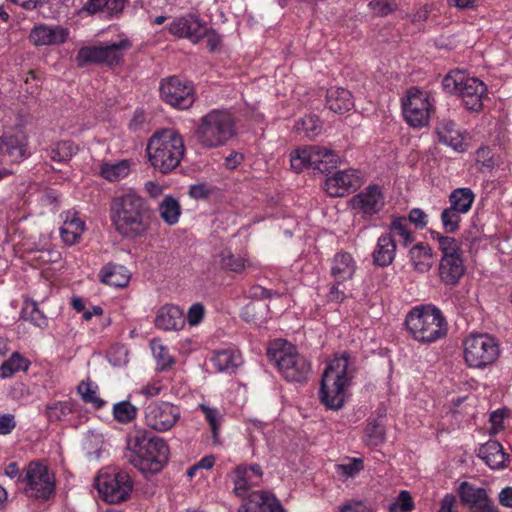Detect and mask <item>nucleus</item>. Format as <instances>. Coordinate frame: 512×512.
Returning a JSON list of instances; mask_svg holds the SVG:
<instances>
[{
	"label": "nucleus",
	"mask_w": 512,
	"mask_h": 512,
	"mask_svg": "<svg viewBox=\"0 0 512 512\" xmlns=\"http://www.w3.org/2000/svg\"><path fill=\"white\" fill-rule=\"evenodd\" d=\"M110 219L121 236L133 240L149 230L150 210L141 196L129 191L112 199Z\"/></svg>",
	"instance_id": "f257e3e1"
},
{
	"label": "nucleus",
	"mask_w": 512,
	"mask_h": 512,
	"mask_svg": "<svg viewBox=\"0 0 512 512\" xmlns=\"http://www.w3.org/2000/svg\"><path fill=\"white\" fill-rule=\"evenodd\" d=\"M130 463L146 477L160 472L169 456L166 442L144 429H135L128 436Z\"/></svg>",
	"instance_id": "f03ea898"
},
{
	"label": "nucleus",
	"mask_w": 512,
	"mask_h": 512,
	"mask_svg": "<svg viewBox=\"0 0 512 512\" xmlns=\"http://www.w3.org/2000/svg\"><path fill=\"white\" fill-rule=\"evenodd\" d=\"M355 366L348 353L336 355L325 368L321 387L320 400L330 410H339L344 406L346 388L354 377Z\"/></svg>",
	"instance_id": "7ed1b4c3"
},
{
	"label": "nucleus",
	"mask_w": 512,
	"mask_h": 512,
	"mask_svg": "<svg viewBox=\"0 0 512 512\" xmlns=\"http://www.w3.org/2000/svg\"><path fill=\"white\" fill-rule=\"evenodd\" d=\"M146 152L151 166L167 174L180 165L185 155L183 137L173 128L158 130L149 138Z\"/></svg>",
	"instance_id": "20e7f679"
},
{
	"label": "nucleus",
	"mask_w": 512,
	"mask_h": 512,
	"mask_svg": "<svg viewBox=\"0 0 512 512\" xmlns=\"http://www.w3.org/2000/svg\"><path fill=\"white\" fill-rule=\"evenodd\" d=\"M406 328L411 337L422 343H432L447 334V322L439 308L433 305L414 307L406 316Z\"/></svg>",
	"instance_id": "39448f33"
},
{
	"label": "nucleus",
	"mask_w": 512,
	"mask_h": 512,
	"mask_svg": "<svg viewBox=\"0 0 512 512\" xmlns=\"http://www.w3.org/2000/svg\"><path fill=\"white\" fill-rule=\"evenodd\" d=\"M235 135V122L226 110H212L200 119L195 131L198 143L208 149L225 145Z\"/></svg>",
	"instance_id": "423d86ee"
},
{
	"label": "nucleus",
	"mask_w": 512,
	"mask_h": 512,
	"mask_svg": "<svg viewBox=\"0 0 512 512\" xmlns=\"http://www.w3.org/2000/svg\"><path fill=\"white\" fill-rule=\"evenodd\" d=\"M267 356L287 381L302 382L307 379L310 364L291 343L282 339L271 342Z\"/></svg>",
	"instance_id": "0eeeda50"
},
{
	"label": "nucleus",
	"mask_w": 512,
	"mask_h": 512,
	"mask_svg": "<svg viewBox=\"0 0 512 512\" xmlns=\"http://www.w3.org/2000/svg\"><path fill=\"white\" fill-rule=\"evenodd\" d=\"M463 348L465 363L473 369H485L500 356L498 341L488 334L469 335L463 342Z\"/></svg>",
	"instance_id": "6e6552de"
},
{
	"label": "nucleus",
	"mask_w": 512,
	"mask_h": 512,
	"mask_svg": "<svg viewBox=\"0 0 512 512\" xmlns=\"http://www.w3.org/2000/svg\"><path fill=\"white\" fill-rule=\"evenodd\" d=\"M442 86L445 91L459 95L467 109L478 111L482 107L486 85L477 78L469 77L464 71H451L443 78Z\"/></svg>",
	"instance_id": "1a4fd4ad"
},
{
	"label": "nucleus",
	"mask_w": 512,
	"mask_h": 512,
	"mask_svg": "<svg viewBox=\"0 0 512 512\" xmlns=\"http://www.w3.org/2000/svg\"><path fill=\"white\" fill-rule=\"evenodd\" d=\"M95 486L103 500L110 504L126 501L133 490V482L125 471L103 473L95 479Z\"/></svg>",
	"instance_id": "9d476101"
},
{
	"label": "nucleus",
	"mask_w": 512,
	"mask_h": 512,
	"mask_svg": "<svg viewBox=\"0 0 512 512\" xmlns=\"http://www.w3.org/2000/svg\"><path fill=\"white\" fill-rule=\"evenodd\" d=\"M403 115L407 123L413 127H423L428 124L432 104L429 95L417 88L408 91L407 98L402 103Z\"/></svg>",
	"instance_id": "9b49d317"
},
{
	"label": "nucleus",
	"mask_w": 512,
	"mask_h": 512,
	"mask_svg": "<svg viewBox=\"0 0 512 512\" xmlns=\"http://www.w3.org/2000/svg\"><path fill=\"white\" fill-rule=\"evenodd\" d=\"M25 481L29 497L48 499L54 493V479L45 465L31 462L26 469Z\"/></svg>",
	"instance_id": "f8f14e48"
},
{
	"label": "nucleus",
	"mask_w": 512,
	"mask_h": 512,
	"mask_svg": "<svg viewBox=\"0 0 512 512\" xmlns=\"http://www.w3.org/2000/svg\"><path fill=\"white\" fill-rule=\"evenodd\" d=\"M160 93L163 101L179 109H188L195 101L191 83L176 76L161 82Z\"/></svg>",
	"instance_id": "ddd939ff"
},
{
	"label": "nucleus",
	"mask_w": 512,
	"mask_h": 512,
	"mask_svg": "<svg viewBox=\"0 0 512 512\" xmlns=\"http://www.w3.org/2000/svg\"><path fill=\"white\" fill-rule=\"evenodd\" d=\"M179 418V407L169 402H153L145 409L147 426L159 432L170 430Z\"/></svg>",
	"instance_id": "4468645a"
},
{
	"label": "nucleus",
	"mask_w": 512,
	"mask_h": 512,
	"mask_svg": "<svg viewBox=\"0 0 512 512\" xmlns=\"http://www.w3.org/2000/svg\"><path fill=\"white\" fill-rule=\"evenodd\" d=\"M350 203L356 214L361 215L363 218H371L384 207V197L379 186L370 185L357 195H354Z\"/></svg>",
	"instance_id": "2eb2a0df"
},
{
	"label": "nucleus",
	"mask_w": 512,
	"mask_h": 512,
	"mask_svg": "<svg viewBox=\"0 0 512 512\" xmlns=\"http://www.w3.org/2000/svg\"><path fill=\"white\" fill-rule=\"evenodd\" d=\"M206 22L194 14H188L175 19L169 26L171 34L180 38H187L196 44L206 32Z\"/></svg>",
	"instance_id": "dca6fc26"
},
{
	"label": "nucleus",
	"mask_w": 512,
	"mask_h": 512,
	"mask_svg": "<svg viewBox=\"0 0 512 512\" xmlns=\"http://www.w3.org/2000/svg\"><path fill=\"white\" fill-rule=\"evenodd\" d=\"M361 185V178L354 169L336 172L325 181V190L332 197H343Z\"/></svg>",
	"instance_id": "f3484780"
},
{
	"label": "nucleus",
	"mask_w": 512,
	"mask_h": 512,
	"mask_svg": "<svg viewBox=\"0 0 512 512\" xmlns=\"http://www.w3.org/2000/svg\"><path fill=\"white\" fill-rule=\"evenodd\" d=\"M27 139L23 131L6 132L0 136V154L11 162H18L26 156Z\"/></svg>",
	"instance_id": "a211bd4d"
},
{
	"label": "nucleus",
	"mask_w": 512,
	"mask_h": 512,
	"mask_svg": "<svg viewBox=\"0 0 512 512\" xmlns=\"http://www.w3.org/2000/svg\"><path fill=\"white\" fill-rule=\"evenodd\" d=\"M304 155L307 157L309 168L320 173H327L338 163V155L331 149L320 146H309L304 148Z\"/></svg>",
	"instance_id": "6ab92c4d"
},
{
	"label": "nucleus",
	"mask_w": 512,
	"mask_h": 512,
	"mask_svg": "<svg viewBox=\"0 0 512 512\" xmlns=\"http://www.w3.org/2000/svg\"><path fill=\"white\" fill-rule=\"evenodd\" d=\"M68 35V30L61 26L40 25L32 29L29 38L37 46L58 45L64 43Z\"/></svg>",
	"instance_id": "aec40b11"
},
{
	"label": "nucleus",
	"mask_w": 512,
	"mask_h": 512,
	"mask_svg": "<svg viewBox=\"0 0 512 512\" xmlns=\"http://www.w3.org/2000/svg\"><path fill=\"white\" fill-rule=\"evenodd\" d=\"M280 507V502L273 494L266 491H253L249 493L248 500L239 512H274Z\"/></svg>",
	"instance_id": "412c9836"
},
{
	"label": "nucleus",
	"mask_w": 512,
	"mask_h": 512,
	"mask_svg": "<svg viewBox=\"0 0 512 512\" xmlns=\"http://www.w3.org/2000/svg\"><path fill=\"white\" fill-rule=\"evenodd\" d=\"M63 225L60 228L62 241L69 246L79 243L85 230V223L78 216L77 212L67 211L61 214Z\"/></svg>",
	"instance_id": "4be33fe9"
},
{
	"label": "nucleus",
	"mask_w": 512,
	"mask_h": 512,
	"mask_svg": "<svg viewBox=\"0 0 512 512\" xmlns=\"http://www.w3.org/2000/svg\"><path fill=\"white\" fill-rule=\"evenodd\" d=\"M436 133L439 142L453 148L456 151H463L464 136L457 125L448 119L438 121Z\"/></svg>",
	"instance_id": "5701e85b"
},
{
	"label": "nucleus",
	"mask_w": 512,
	"mask_h": 512,
	"mask_svg": "<svg viewBox=\"0 0 512 512\" xmlns=\"http://www.w3.org/2000/svg\"><path fill=\"white\" fill-rule=\"evenodd\" d=\"M184 317L182 310L175 305L162 306L156 315L155 325L162 330H179L184 326Z\"/></svg>",
	"instance_id": "b1692460"
},
{
	"label": "nucleus",
	"mask_w": 512,
	"mask_h": 512,
	"mask_svg": "<svg viewBox=\"0 0 512 512\" xmlns=\"http://www.w3.org/2000/svg\"><path fill=\"white\" fill-rule=\"evenodd\" d=\"M326 106L333 112L343 114L354 107L352 94L343 87H331L326 93Z\"/></svg>",
	"instance_id": "393cba45"
},
{
	"label": "nucleus",
	"mask_w": 512,
	"mask_h": 512,
	"mask_svg": "<svg viewBox=\"0 0 512 512\" xmlns=\"http://www.w3.org/2000/svg\"><path fill=\"white\" fill-rule=\"evenodd\" d=\"M463 258L440 260L438 274L444 285L455 286L465 274Z\"/></svg>",
	"instance_id": "a878e982"
},
{
	"label": "nucleus",
	"mask_w": 512,
	"mask_h": 512,
	"mask_svg": "<svg viewBox=\"0 0 512 512\" xmlns=\"http://www.w3.org/2000/svg\"><path fill=\"white\" fill-rule=\"evenodd\" d=\"M396 241L391 238L390 234L383 233L377 241V245L373 251V262L380 267L389 266L395 259Z\"/></svg>",
	"instance_id": "bb28decb"
},
{
	"label": "nucleus",
	"mask_w": 512,
	"mask_h": 512,
	"mask_svg": "<svg viewBox=\"0 0 512 512\" xmlns=\"http://www.w3.org/2000/svg\"><path fill=\"white\" fill-rule=\"evenodd\" d=\"M478 456L491 468L502 469L508 455L504 452L502 445L498 441L490 440L481 445L478 450Z\"/></svg>",
	"instance_id": "cd10ccee"
},
{
	"label": "nucleus",
	"mask_w": 512,
	"mask_h": 512,
	"mask_svg": "<svg viewBox=\"0 0 512 512\" xmlns=\"http://www.w3.org/2000/svg\"><path fill=\"white\" fill-rule=\"evenodd\" d=\"M131 46L132 44L128 39L100 45V65L109 67L120 65L123 61L124 53L129 50Z\"/></svg>",
	"instance_id": "c85d7f7f"
},
{
	"label": "nucleus",
	"mask_w": 512,
	"mask_h": 512,
	"mask_svg": "<svg viewBox=\"0 0 512 512\" xmlns=\"http://www.w3.org/2000/svg\"><path fill=\"white\" fill-rule=\"evenodd\" d=\"M355 262L349 253H338L335 255L331 275L337 284L350 280L355 273Z\"/></svg>",
	"instance_id": "c756f323"
},
{
	"label": "nucleus",
	"mask_w": 512,
	"mask_h": 512,
	"mask_svg": "<svg viewBox=\"0 0 512 512\" xmlns=\"http://www.w3.org/2000/svg\"><path fill=\"white\" fill-rule=\"evenodd\" d=\"M99 278L104 284L121 288L128 284L130 274L124 266L108 263L100 270Z\"/></svg>",
	"instance_id": "7c9ffc66"
},
{
	"label": "nucleus",
	"mask_w": 512,
	"mask_h": 512,
	"mask_svg": "<svg viewBox=\"0 0 512 512\" xmlns=\"http://www.w3.org/2000/svg\"><path fill=\"white\" fill-rule=\"evenodd\" d=\"M460 500L464 505L475 508L490 499L484 488L476 487L469 482H462L457 490Z\"/></svg>",
	"instance_id": "2f4dec72"
},
{
	"label": "nucleus",
	"mask_w": 512,
	"mask_h": 512,
	"mask_svg": "<svg viewBox=\"0 0 512 512\" xmlns=\"http://www.w3.org/2000/svg\"><path fill=\"white\" fill-rule=\"evenodd\" d=\"M413 268L419 273H426L432 267V250L424 243H417L409 251Z\"/></svg>",
	"instance_id": "473e14b6"
},
{
	"label": "nucleus",
	"mask_w": 512,
	"mask_h": 512,
	"mask_svg": "<svg viewBox=\"0 0 512 512\" xmlns=\"http://www.w3.org/2000/svg\"><path fill=\"white\" fill-rule=\"evenodd\" d=\"M432 238L438 242V248L442 253L440 260L460 259L461 242L450 236H444L439 232H433Z\"/></svg>",
	"instance_id": "72a5a7b5"
},
{
	"label": "nucleus",
	"mask_w": 512,
	"mask_h": 512,
	"mask_svg": "<svg viewBox=\"0 0 512 512\" xmlns=\"http://www.w3.org/2000/svg\"><path fill=\"white\" fill-rule=\"evenodd\" d=\"M126 0H87L83 10L89 14L106 11L109 15H117L124 9Z\"/></svg>",
	"instance_id": "f704fd0d"
},
{
	"label": "nucleus",
	"mask_w": 512,
	"mask_h": 512,
	"mask_svg": "<svg viewBox=\"0 0 512 512\" xmlns=\"http://www.w3.org/2000/svg\"><path fill=\"white\" fill-rule=\"evenodd\" d=\"M386 234H390L391 238L394 240L398 237L400 243L405 247L414 241L409 221L405 217H394L389 225V231Z\"/></svg>",
	"instance_id": "c9c22d12"
},
{
	"label": "nucleus",
	"mask_w": 512,
	"mask_h": 512,
	"mask_svg": "<svg viewBox=\"0 0 512 512\" xmlns=\"http://www.w3.org/2000/svg\"><path fill=\"white\" fill-rule=\"evenodd\" d=\"M474 198L475 195L470 188H457L449 196V207L465 214L471 209Z\"/></svg>",
	"instance_id": "e433bc0d"
},
{
	"label": "nucleus",
	"mask_w": 512,
	"mask_h": 512,
	"mask_svg": "<svg viewBox=\"0 0 512 512\" xmlns=\"http://www.w3.org/2000/svg\"><path fill=\"white\" fill-rule=\"evenodd\" d=\"M269 313L268 305L263 302H251L241 311L243 320L255 325H262Z\"/></svg>",
	"instance_id": "4c0bfd02"
},
{
	"label": "nucleus",
	"mask_w": 512,
	"mask_h": 512,
	"mask_svg": "<svg viewBox=\"0 0 512 512\" xmlns=\"http://www.w3.org/2000/svg\"><path fill=\"white\" fill-rule=\"evenodd\" d=\"M130 172V162L121 160L116 163H103L100 167V175L110 181L115 182L125 178Z\"/></svg>",
	"instance_id": "58836bf2"
},
{
	"label": "nucleus",
	"mask_w": 512,
	"mask_h": 512,
	"mask_svg": "<svg viewBox=\"0 0 512 512\" xmlns=\"http://www.w3.org/2000/svg\"><path fill=\"white\" fill-rule=\"evenodd\" d=\"M211 363L219 372L232 371L239 365L240 357L231 350L219 351L213 355Z\"/></svg>",
	"instance_id": "ea45409f"
},
{
	"label": "nucleus",
	"mask_w": 512,
	"mask_h": 512,
	"mask_svg": "<svg viewBox=\"0 0 512 512\" xmlns=\"http://www.w3.org/2000/svg\"><path fill=\"white\" fill-rule=\"evenodd\" d=\"M21 318L25 321H30L37 327L45 328L48 325L47 317L38 308L37 303L34 300L26 299L24 301Z\"/></svg>",
	"instance_id": "a19ab883"
},
{
	"label": "nucleus",
	"mask_w": 512,
	"mask_h": 512,
	"mask_svg": "<svg viewBox=\"0 0 512 512\" xmlns=\"http://www.w3.org/2000/svg\"><path fill=\"white\" fill-rule=\"evenodd\" d=\"M28 367L29 362L22 355L15 352L1 364L0 377L3 379L9 378L17 372L26 371Z\"/></svg>",
	"instance_id": "79ce46f5"
},
{
	"label": "nucleus",
	"mask_w": 512,
	"mask_h": 512,
	"mask_svg": "<svg viewBox=\"0 0 512 512\" xmlns=\"http://www.w3.org/2000/svg\"><path fill=\"white\" fill-rule=\"evenodd\" d=\"M257 484L253 481L252 476L248 475L247 466H237L234 470V491L238 496L248 497V489L250 485Z\"/></svg>",
	"instance_id": "37998d69"
},
{
	"label": "nucleus",
	"mask_w": 512,
	"mask_h": 512,
	"mask_svg": "<svg viewBox=\"0 0 512 512\" xmlns=\"http://www.w3.org/2000/svg\"><path fill=\"white\" fill-rule=\"evenodd\" d=\"M298 133H303L307 138L314 139L322 131V124L318 116L309 115L298 120L295 124Z\"/></svg>",
	"instance_id": "c03bdc74"
},
{
	"label": "nucleus",
	"mask_w": 512,
	"mask_h": 512,
	"mask_svg": "<svg viewBox=\"0 0 512 512\" xmlns=\"http://www.w3.org/2000/svg\"><path fill=\"white\" fill-rule=\"evenodd\" d=\"M77 150L71 141H61L47 150V154L52 161L66 162L76 154Z\"/></svg>",
	"instance_id": "a18cd8bd"
},
{
	"label": "nucleus",
	"mask_w": 512,
	"mask_h": 512,
	"mask_svg": "<svg viewBox=\"0 0 512 512\" xmlns=\"http://www.w3.org/2000/svg\"><path fill=\"white\" fill-rule=\"evenodd\" d=\"M159 213L168 225H174L181 213L179 203L172 197H166L159 205Z\"/></svg>",
	"instance_id": "49530a36"
},
{
	"label": "nucleus",
	"mask_w": 512,
	"mask_h": 512,
	"mask_svg": "<svg viewBox=\"0 0 512 512\" xmlns=\"http://www.w3.org/2000/svg\"><path fill=\"white\" fill-rule=\"evenodd\" d=\"M365 441L368 446L377 447L385 441V427L376 420L367 424L365 429Z\"/></svg>",
	"instance_id": "de8ad7c7"
},
{
	"label": "nucleus",
	"mask_w": 512,
	"mask_h": 512,
	"mask_svg": "<svg viewBox=\"0 0 512 512\" xmlns=\"http://www.w3.org/2000/svg\"><path fill=\"white\" fill-rule=\"evenodd\" d=\"M138 409L129 401H121L113 406V415L119 423H129L137 416Z\"/></svg>",
	"instance_id": "09e8293b"
},
{
	"label": "nucleus",
	"mask_w": 512,
	"mask_h": 512,
	"mask_svg": "<svg viewBox=\"0 0 512 512\" xmlns=\"http://www.w3.org/2000/svg\"><path fill=\"white\" fill-rule=\"evenodd\" d=\"M75 60L78 67H85L89 64L100 65V45L82 47Z\"/></svg>",
	"instance_id": "8fccbe9b"
},
{
	"label": "nucleus",
	"mask_w": 512,
	"mask_h": 512,
	"mask_svg": "<svg viewBox=\"0 0 512 512\" xmlns=\"http://www.w3.org/2000/svg\"><path fill=\"white\" fill-rule=\"evenodd\" d=\"M72 404L68 401H59L50 403L46 406V416L49 421H61L64 417L72 413Z\"/></svg>",
	"instance_id": "3c124183"
},
{
	"label": "nucleus",
	"mask_w": 512,
	"mask_h": 512,
	"mask_svg": "<svg viewBox=\"0 0 512 512\" xmlns=\"http://www.w3.org/2000/svg\"><path fill=\"white\" fill-rule=\"evenodd\" d=\"M219 257L220 264L224 269L237 273L245 269V260L234 255L229 249H223Z\"/></svg>",
	"instance_id": "603ef678"
},
{
	"label": "nucleus",
	"mask_w": 512,
	"mask_h": 512,
	"mask_svg": "<svg viewBox=\"0 0 512 512\" xmlns=\"http://www.w3.org/2000/svg\"><path fill=\"white\" fill-rule=\"evenodd\" d=\"M461 212H456L451 207L445 208L441 213V222L443 229L447 233H454L459 229Z\"/></svg>",
	"instance_id": "864d4df0"
},
{
	"label": "nucleus",
	"mask_w": 512,
	"mask_h": 512,
	"mask_svg": "<svg viewBox=\"0 0 512 512\" xmlns=\"http://www.w3.org/2000/svg\"><path fill=\"white\" fill-rule=\"evenodd\" d=\"M151 349L161 370L171 367V365L174 363V360L172 356H170L168 349L162 345L160 341H152Z\"/></svg>",
	"instance_id": "5fc2aeb1"
},
{
	"label": "nucleus",
	"mask_w": 512,
	"mask_h": 512,
	"mask_svg": "<svg viewBox=\"0 0 512 512\" xmlns=\"http://www.w3.org/2000/svg\"><path fill=\"white\" fill-rule=\"evenodd\" d=\"M78 393L85 403L92 404L97 409L102 408L105 404V401L97 396L96 390L90 383L81 382L78 386Z\"/></svg>",
	"instance_id": "6e6d98bb"
},
{
	"label": "nucleus",
	"mask_w": 512,
	"mask_h": 512,
	"mask_svg": "<svg viewBox=\"0 0 512 512\" xmlns=\"http://www.w3.org/2000/svg\"><path fill=\"white\" fill-rule=\"evenodd\" d=\"M414 508V503L410 493L403 490L399 493L396 500L388 507L389 512H410Z\"/></svg>",
	"instance_id": "4d7b16f0"
},
{
	"label": "nucleus",
	"mask_w": 512,
	"mask_h": 512,
	"mask_svg": "<svg viewBox=\"0 0 512 512\" xmlns=\"http://www.w3.org/2000/svg\"><path fill=\"white\" fill-rule=\"evenodd\" d=\"M198 408L204 414L206 420L209 422L212 436L214 441H217L218 438V430H219V411L216 408L209 407L205 404H200Z\"/></svg>",
	"instance_id": "13d9d810"
},
{
	"label": "nucleus",
	"mask_w": 512,
	"mask_h": 512,
	"mask_svg": "<svg viewBox=\"0 0 512 512\" xmlns=\"http://www.w3.org/2000/svg\"><path fill=\"white\" fill-rule=\"evenodd\" d=\"M369 6L378 16H386L397 9L395 0H372Z\"/></svg>",
	"instance_id": "bf43d9fd"
},
{
	"label": "nucleus",
	"mask_w": 512,
	"mask_h": 512,
	"mask_svg": "<svg viewBox=\"0 0 512 512\" xmlns=\"http://www.w3.org/2000/svg\"><path fill=\"white\" fill-rule=\"evenodd\" d=\"M409 224H414L417 228L423 229L428 224V215L420 208H413L409 212Z\"/></svg>",
	"instance_id": "052dcab7"
},
{
	"label": "nucleus",
	"mask_w": 512,
	"mask_h": 512,
	"mask_svg": "<svg viewBox=\"0 0 512 512\" xmlns=\"http://www.w3.org/2000/svg\"><path fill=\"white\" fill-rule=\"evenodd\" d=\"M291 167L297 173L309 168L307 157L304 155V148L296 150L295 154L291 155Z\"/></svg>",
	"instance_id": "680f3d73"
},
{
	"label": "nucleus",
	"mask_w": 512,
	"mask_h": 512,
	"mask_svg": "<svg viewBox=\"0 0 512 512\" xmlns=\"http://www.w3.org/2000/svg\"><path fill=\"white\" fill-rule=\"evenodd\" d=\"M204 311V306L201 303L193 304L188 310V323L192 326L199 324L204 317Z\"/></svg>",
	"instance_id": "e2e57ef3"
},
{
	"label": "nucleus",
	"mask_w": 512,
	"mask_h": 512,
	"mask_svg": "<svg viewBox=\"0 0 512 512\" xmlns=\"http://www.w3.org/2000/svg\"><path fill=\"white\" fill-rule=\"evenodd\" d=\"M211 194V189L203 184L191 185L189 188V195L194 199H206Z\"/></svg>",
	"instance_id": "0e129e2a"
},
{
	"label": "nucleus",
	"mask_w": 512,
	"mask_h": 512,
	"mask_svg": "<svg viewBox=\"0 0 512 512\" xmlns=\"http://www.w3.org/2000/svg\"><path fill=\"white\" fill-rule=\"evenodd\" d=\"M15 417L12 414L0 415V434L7 435L15 428Z\"/></svg>",
	"instance_id": "69168bd1"
},
{
	"label": "nucleus",
	"mask_w": 512,
	"mask_h": 512,
	"mask_svg": "<svg viewBox=\"0 0 512 512\" xmlns=\"http://www.w3.org/2000/svg\"><path fill=\"white\" fill-rule=\"evenodd\" d=\"M243 160V154L236 151H232L227 157H225L223 166L226 169L234 170L243 162Z\"/></svg>",
	"instance_id": "338daca9"
},
{
	"label": "nucleus",
	"mask_w": 512,
	"mask_h": 512,
	"mask_svg": "<svg viewBox=\"0 0 512 512\" xmlns=\"http://www.w3.org/2000/svg\"><path fill=\"white\" fill-rule=\"evenodd\" d=\"M438 512H458L456 497L453 494H446L440 502Z\"/></svg>",
	"instance_id": "774afa93"
}]
</instances>
